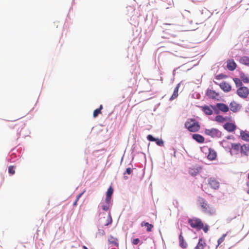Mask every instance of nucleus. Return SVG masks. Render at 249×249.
Returning a JSON list of instances; mask_svg holds the SVG:
<instances>
[{"instance_id":"obj_1","label":"nucleus","mask_w":249,"mask_h":249,"mask_svg":"<svg viewBox=\"0 0 249 249\" xmlns=\"http://www.w3.org/2000/svg\"><path fill=\"white\" fill-rule=\"evenodd\" d=\"M184 127L190 132H196L200 129V125L195 119H190L185 122Z\"/></svg>"},{"instance_id":"obj_2","label":"nucleus","mask_w":249,"mask_h":249,"mask_svg":"<svg viewBox=\"0 0 249 249\" xmlns=\"http://www.w3.org/2000/svg\"><path fill=\"white\" fill-rule=\"evenodd\" d=\"M188 223L192 228L197 230H200L203 228V222L198 218H189L188 220Z\"/></svg>"},{"instance_id":"obj_3","label":"nucleus","mask_w":249,"mask_h":249,"mask_svg":"<svg viewBox=\"0 0 249 249\" xmlns=\"http://www.w3.org/2000/svg\"><path fill=\"white\" fill-rule=\"evenodd\" d=\"M204 133L212 138H220L222 136V132L218 129L212 128L211 129H205Z\"/></svg>"},{"instance_id":"obj_4","label":"nucleus","mask_w":249,"mask_h":249,"mask_svg":"<svg viewBox=\"0 0 249 249\" xmlns=\"http://www.w3.org/2000/svg\"><path fill=\"white\" fill-rule=\"evenodd\" d=\"M236 93L240 98L245 99L249 94V89L245 86L239 87L236 91Z\"/></svg>"},{"instance_id":"obj_5","label":"nucleus","mask_w":249,"mask_h":249,"mask_svg":"<svg viewBox=\"0 0 249 249\" xmlns=\"http://www.w3.org/2000/svg\"><path fill=\"white\" fill-rule=\"evenodd\" d=\"M206 95L210 99L219 101L217 97L219 96V94L215 90L208 89L206 91Z\"/></svg>"},{"instance_id":"obj_6","label":"nucleus","mask_w":249,"mask_h":249,"mask_svg":"<svg viewBox=\"0 0 249 249\" xmlns=\"http://www.w3.org/2000/svg\"><path fill=\"white\" fill-rule=\"evenodd\" d=\"M208 184L210 187L214 189L217 190L219 187V182L214 178H210L208 179Z\"/></svg>"},{"instance_id":"obj_7","label":"nucleus","mask_w":249,"mask_h":249,"mask_svg":"<svg viewBox=\"0 0 249 249\" xmlns=\"http://www.w3.org/2000/svg\"><path fill=\"white\" fill-rule=\"evenodd\" d=\"M202 209L203 213L210 215H213L215 212V209L209 204H207V206H204Z\"/></svg>"},{"instance_id":"obj_8","label":"nucleus","mask_w":249,"mask_h":249,"mask_svg":"<svg viewBox=\"0 0 249 249\" xmlns=\"http://www.w3.org/2000/svg\"><path fill=\"white\" fill-rule=\"evenodd\" d=\"M223 128L229 132H232L236 128V125L232 123L227 122L223 125Z\"/></svg>"},{"instance_id":"obj_9","label":"nucleus","mask_w":249,"mask_h":249,"mask_svg":"<svg viewBox=\"0 0 249 249\" xmlns=\"http://www.w3.org/2000/svg\"><path fill=\"white\" fill-rule=\"evenodd\" d=\"M112 205V200H108V201H107V199H105V202L104 203H101L99 207H101L103 211H107Z\"/></svg>"},{"instance_id":"obj_10","label":"nucleus","mask_w":249,"mask_h":249,"mask_svg":"<svg viewBox=\"0 0 249 249\" xmlns=\"http://www.w3.org/2000/svg\"><path fill=\"white\" fill-rule=\"evenodd\" d=\"M230 109L233 112H237L240 108L242 107V106L239 104H237L235 101H232L230 104Z\"/></svg>"},{"instance_id":"obj_11","label":"nucleus","mask_w":249,"mask_h":249,"mask_svg":"<svg viewBox=\"0 0 249 249\" xmlns=\"http://www.w3.org/2000/svg\"><path fill=\"white\" fill-rule=\"evenodd\" d=\"M227 63V67L229 71H233L236 69L237 65L233 59H230L228 60Z\"/></svg>"},{"instance_id":"obj_12","label":"nucleus","mask_w":249,"mask_h":249,"mask_svg":"<svg viewBox=\"0 0 249 249\" xmlns=\"http://www.w3.org/2000/svg\"><path fill=\"white\" fill-rule=\"evenodd\" d=\"M220 88L225 92H229L231 89V86L225 81L219 84Z\"/></svg>"},{"instance_id":"obj_13","label":"nucleus","mask_w":249,"mask_h":249,"mask_svg":"<svg viewBox=\"0 0 249 249\" xmlns=\"http://www.w3.org/2000/svg\"><path fill=\"white\" fill-rule=\"evenodd\" d=\"M216 107L219 108L221 111L224 113L227 112L229 110L228 106L222 103H216Z\"/></svg>"},{"instance_id":"obj_14","label":"nucleus","mask_w":249,"mask_h":249,"mask_svg":"<svg viewBox=\"0 0 249 249\" xmlns=\"http://www.w3.org/2000/svg\"><path fill=\"white\" fill-rule=\"evenodd\" d=\"M192 138L196 142L202 143L204 142L205 139L203 136L199 134H194L192 135Z\"/></svg>"},{"instance_id":"obj_15","label":"nucleus","mask_w":249,"mask_h":249,"mask_svg":"<svg viewBox=\"0 0 249 249\" xmlns=\"http://www.w3.org/2000/svg\"><path fill=\"white\" fill-rule=\"evenodd\" d=\"M179 240V245L182 249H185L187 247V244L184 239V238L182 236V231H180V233L178 236Z\"/></svg>"},{"instance_id":"obj_16","label":"nucleus","mask_w":249,"mask_h":249,"mask_svg":"<svg viewBox=\"0 0 249 249\" xmlns=\"http://www.w3.org/2000/svg\"><path fill=\"white\" fill-rule=\"evenodd\" d=\"M202 110L203 112L207 115H211L213 113V110L212 109L211 106H208L207 105H204L203 106L201 107Z\"/></svg>"},{"instance_id":"obj_17","label":"nucleus","mask_w":249,"mask_h":249,"mask_svg":"<svg viewBox=\"0 0 249 249\" xmlns=\"http://www.w3.org/2000/svg\"><path fill=\"white\" fill-rule=\"evenodd\" d=\"M240 151L241 154H243L245 156H248V152H249V146L247 144H244L243 145H241Z\"/></svg>"},{"instance_id":"obj_18","label":"nucleus","mask_w":249,"mask_h":249,"mask_svg":"<svg viewBox=\"0 0 249 249\" xmlns=\"http://www.w3.org/2000/svg\"><path fill=\"white\" fill-rule=\"evenodd\" d=\"M129 23L135 27L137 26L139 24V17H130L128 19Z\"/></svg>"},{"instance_id":"obj_19","label":"nucleus","mask_w":249,"mask_h":249,"mask_svg":"<svg viewBox=\"0 0 249 249\" xmlns=\"http://www.w3.org/2000/svg\"><path fill=\"white\" fill-rule=\"evenodd\" d=\"M240 137L243 141L249 142V132L241 130L240 131Z\"/></svg>"},{"instance_id":"obj_20","label":"nucleus","mask_w":249,"mask_h":249,"mask_svg":"<svg viewBox=\"0 0 249 249\" xmlns=\"http://www.w3.org/2000/svg\"><path fill=\"white\" fill-rule=\"evenodd\" d=\"M113 188L111 186H110L108 188L106 194V199H107V201H108V200H112V195L113 193Z\"/></svg>"},{"instance_id":"obj_21","label":"nucleus","mask_w":249,"mask_h":249,"mask_svg":"<svg viewBox=\"0 0 249 249\" xmlns=\"http://www.w3.org/2000/svg\"><path fill=\"white\" fill-rule=\"evenodd\" d=\"M231 148L229 147L231 155H232L231 149H233L236 151H238L240 150L241 144L239 143H231Z\"/></svg>"},{"instance_id":"obj_22","label":"nucleus","mask_w":249,"mask_h":249,"mask_svg":"<svg viewBox=\"0 0 249 249\" xmlns=\"http://www.w3.org/2000/svg\"><path fill=\"white\" fill-rule=\"evenodd\" d=\"M205 245L206 243L205 240L202 238H200L199 239L197 245L196 246L194 249H204Z\"/></svg>"},{"instance_id":"obj_23","label":"nucleus","mask_w":249,"mask_h":249,"mask_svg":"<svg viewBox=\"0 0 249 249\" xmlns=\"http://www.w3.org/2000/svg\"><path fill=\"white\" fill-rule=\"evenodd\" d=\"M239 62L244 65L249 66V57L247 56H243L239 58Z\"/></svg>"},{"instance_id":"obj_24","label":"nucleus","mask_w":249,"mask_h":249,"mask_svg":"<svg viewBox=\"0 0 249 249\" xmlns=\"http://www.w3.org/2000/svg\"><path fill=\"white\" fill-rule=\"evenodd\" d=\"M228 119V117H223L222 115H217L215 116L214 120L218 123H222L227 121Z\"/></svg>"},{"instance_id":"obj_25","label":"nucleus","mask_w":249,"mask_h":249,"mask_svg":"<svg viewBox=\"0 0 249 249\" xmlns=\"http://www.w3.org/2000/svg\"><path fill=\"white\" fill-rule=\"evenodd\" d=\"M141 226L142 227H146L147 228L146 231H152V229L153 228V225L147 222L142 221L141 223Z\"/></svg>"},{"instance_id":"obj_26","label":"nucleus","mask_w":249,"mask_h":249,"mask_svg":"<svg viewBox=\"0 0 249 249\" xmlns=\"http://www.w3.org/2000/svg\"><path fill=\"white\" fill-rule=\"evenodd\" d=\"M216 157V153L214 150L209 149V152L207 156L208 159L210 160H214Z\"/></svg>"},{"instance_id":"obj_27","label":"nucleus","mask_w":249,"mask_h":249,"mask_svg":"<svg viewBox=\"0 0 249 249\" xmlns=\"http://www.w3.org/2000/svg\"><path fill=\"white\" fill-rule=\"evenodd\" d=\"M137 2L138 4H140V6L143 7H147L150 5L149 0H135Z\"/></svg>"},{"instance_id":"obj_28","label":"nucleus","mask_w":249,"mask_h":249,"mask_svg":"<svg viewBox=\"0 0 249 249\" xmlns=\"http://www.w3.org/2000/svg\"><path fill=\"white\" fill-rule=\"evenodd\" d=\"M200 169L201 168L200 167L190 169L189 170V174L192 176L195 177L199 173Z\"/></svg>"},{"instance_id":"obj_29","label":"nucleus","mask_w":249,"mask_h":249,"mask_svg":"<svg viewBox=\"0 0 249 249\" xmlns=\"http://www.w3.org/2000/svg\"><path fill=\"white\" fill-rule=\"evenodd\" d=\"M108 241L110 244H112L116 246H118V239L116 238L113 237L111 235H110L108 239Z\"/></svg>"},{"instance_id":"obj_30","label":"nucleus","mask_w":249,"mask_h":249,"mask_svg":"<svg viewBox=\"0 0 249 249\" xmlns=\"http://www.w3.org/2000/svg\"><path fill=\"white\" fill-rule=\"evenodd\" d=\"M240 78L244 83H249V77L245 75V74L242 72L240 73Z\"/></svg>"},{"instance_id":"obj_31","label":"nucleus","mask_w":249,"mask_h":249,"mask_svg":"<svg viewBox=\"0 0 249 249\" xmlns=\"http://www.w3.org/2000/svg\"><path fill=\"white\" fill-rule=\"evenodd\" d=\"M103 109V106L101 105L98 108L95 109L93 111V116L94 118L97 117L99 114L101 113V110Z\"/></svg>"},{"instance_id":"obj_32","label":"nucleus","mask_w":249,"mask_h":249,"mask_svg":"<svg viewBox=\"0 0 249 249\" xmlns=\"http://www.w3.org/2000/svg\"><path fill=\"white\" fill-rule=\"evenodd\" d=\"M233 81L236 85V86L238 87V88L239 87H243L241 79L238 78H234L233 79Z\"/></svg>"},{"instance_id":"obj_33","label":"nucleus","mask_w":249,"mask_h":249,"mask_svg":"<svg viewBox=\"0 0 249 249\" xmlns=\"http://www.w3.org/2000/svg\"><path fill=\"white\" fill-rule=\"evenodd\" d=\"M198 202L199 205L201 208L204 207V206H207V203L206 201L203 198L199 197Z\"/></svg>"},{"instance_id":"obj_34","label":"nucleus","mask_w":249,"mask_h":249,"mask_svg":"<svg viewBox=\"0 0 249 249\" xmlns=\"http://www.w3.org/2000/svg\"><path fill=\"white\" fill-rule=\"evenodd\" d=\"M16 158V155L14 153H12L9 157H7V160L10 162H13L15 161Z\"/></svg>"},{"instance_id":"obj_35","label":"nucleus","mask_w":249,"mask_h":249,"mask_svg":"<svg viewBox=\"0 0 249 249\" xmlns=\"http://www.w3.org/2000/svg\"><path fill=\"white\" fill-rule=\"evenodd\" d=\"M214 113L217 115L220 113V109L218 107H216V104L215 105H210Z\"/></svg>"},{"instance_id":"obj_36","label":"nucleus","mask_w":249,"mask_h":249,"mask_svg":"<svg viewBox=\"0 0 249 249\" xmlns=\"http://www.w3.org/2000/svg\"><path fill=\"white\" fill-rule=\"evenodd\" d=\"M154 142L159 146H162L164 145V141L161 139L156 138Z\"/></svg>"},{"instance_id":"obj_37","label":"nucleus","mask_w":249,"mask_h":249,"mask_svg":"<svg viewBox=\"0 0 249 249\" xmlns=\"http://www.w3.org/2000/svg\"><path fill=\"white\" fill-rule=\"evenodd\" d=\"M112 222V217L110 214V213L109 212L108 214V217L107 219V222L105 224V226H108L111 225Z\"/></svg>"},{"instance_id":"obj_38","label":"nucleus","mask_w":249,"mask_h":249,"mask_svg":"<svg viewBox=\"0 0 249 249\" xmlns=\"http://www.w3.org/2000/svg\"><path fill=\"white\" fill-rule=\"evenodd\" d=\"M8 173L11 175H13L15 174V167L14 166H10L8 167Z\"/></svg>"},{"instance_id":"obj_39","label":"nucleus","mask_w":249,"mask_h":249,"mask_svg":"<svg viewBox=\"0 0 249 249\" xmlns=\"http://www.w3.org/2000/svg\"><path fill=\"white\" fill-rule=\"evenodd\" d=\"M148 141L150 142H155L156 138L154 137L153 135L149 134L146 137Z\"/></svg>"},{"instance_id":"obj_40","label":"nucleus","mask_w":249,"mask_h":249,"mask_svg":"<svg viewBox=\"0 0 249 249\" xmlns=\"http://www.w3.org/2000/svg\"><path fill=\"white\" fill-rule=\"evenodd\" d=\"M220 143L223 147H227L229 146V142L226 140H223L220 142Z\"/></svg>"},{"instance_id":"obj_41","label":"nucleus","mask_w":249,"mask_h":249,"mask_svg":"<svg viewBox=\"0 0 249 249\" xmlns=\"http://www.w3.org/2000/svg\"><path fill=\"white\" fill-rule=\"evenodd\" d=\"M226 77V76L225 75H224V74L220 73V74L217 75L215 76V79L216 80H221V79H222L225 78Z\"/></svg>"},{"instance_id":"obj_42","label":"nucleus","mask_w":249,"mask_h":249,"mask_svg":"<svg viewBox=\"0 0 249 249\" xmlns=\"http://www.w3.org/2000/svg\"><path fill=\"white\" fill-rule=\"evenodd\" d=\"M105 234V231L103 229H98V231L96 233V236H102Z\"/></svg>"},{"instance_id":"obj_43","label":"nucleus","mask_w":249,"mask_h":249,"mask_svg":"<svg viewBox=\"0 0 249 249\" xmlns=\"http://www.w3.org/2000/svg\"><path fill=\"white\" fill-rule=\"evenodd\" d=\"M181 84V82H180L177 84V85L176 86V88H175V89L174 90L173 93L178 94V89H179V88Z\"/></svg>"},{"instance_id":"obj_44","label":"nucleus","mask_w":249,"mask_h":249,"mask_svg":"<svg viewBox=\"0 0 249 249\" xmlns=\"http://www.w3.org/2000/svg\"><path fill=\"white\" fill-rule=\"evenodd\" d=\"M132 172V169L130 167H128L126 169L125 171L124 172V175L126 174L127 175H130Z\"/></svg>"},{"instance_id":"obj_45","label":"nucleus","mask_w":249,"mask_h":249,"mask_svg":"<svg viewBox=\"0 0 249 249\" xmlns=\"http://www.w3.org/2000/svg\"><path fill=\"white\" fill-rule=\"evenodd\" d=\"M209 227L207 224H205L204 226V224H203V228H202L201 229H202L203 230L204 232H205V233L207 232L209 230Z\"/></svg>"},{"instance_id":"obj_46","label":"nucleus","mask_w":249,"mask_h":249,"mask_svg":"<svg viewBox=\"0 0 249 249\" xmlns=\"http://www.w3.org/2000/svg\"><path fill=\"white\" fill-rule=\"evenodd\" d=\"M226 236V234H223L222 237H221L217 241L218 242V245H219L224 240L225 236Z\"/></svg>"},{"instance_id":"obj_47","label":"nucleus","mask_w":249,"mask_h":249,"mask_svg":"<svg viewBox=\"0 0 249 249\" xmlns=\"http://www.w3.org/2000/svg\"><path fill=\"white\" fill-rule=\"evenodd\" d=\"M140 242V240L139 239V238H134L133 239V240L132 241V243L134 245H136L138 244Z\"/></svg>"},{"instance_id":"obj_48","label":"nucleus","mask_w":249,"mask_h":249,"mask_svg":"<svg viewBox=\"0 0 249 249\" xmlns=\"http://www.w3.org/2000/svg\"><path fill=\"white\" fill-rule=\"evenodd\" d=\"M165 25H169L172 26L171 28L173 29H177L178 25L173 23H165Z\"/></svg>"},{"instance_id":"obj_49","label":"nucleus","mask_w":249,"mask_h":249,"mask_svg":"<svg viewBox=\"0 0 249 249\" xmlns=\"http://www.w3.org/2000/svg\"><path fill=\"white\" fill-rule=\"evenodd\" d=\"M193 96L194 98H196L197 99H199L200 98V94L199 93H195L193 94Z\"/></svg>"},{"instance_id":"obj_50","label":"nucleus","mask_w":249,"mask_h":249,"mask_svg":"<svg viewBox=\"0 0 249 249\" xmlns=\"http://www.w3.org/2000/svg\"><path fill=\"white\" fill-rule=\"evenodd\" d=\"M178 96V94H176L175 93H173L171 97L169 99L170 101H172L176 98H177Z\"/></svg>"},{"instance_id":"obj_51","label":"nucleus","mask_w":249,"mask_h":249,"mask_svg":"<svg viewBox=\"0 0 249 249\" xmlns=\"http://www.w3.org/2000/svg\"><path fill=\"white\" fill-rule=\"evenodd\" d=\"M227 140L233 139L234 136L232 135H229L226 137Z\"/></svg>"},{"instance_id":"obj_52","label":"nucleus","mask_w":249,"mask_h":249,"mask_svg":"<svg viewBox=\"0 0 249 249\" xmlns=\"http://www.w3.org/2000/svg\"><path fill=\"white\" fill-rule=\"evenodd\" d=\"M84 192H82L81 193H80L77 196V198H76V199L77 200H78L79 198L82 196V195L83 194Z\"/></svg>"},{"instance_id":"obj_53","label":"nucleus","mask_w":249,"mask_h":249,"mask_svg":"<svg viewBox=\"0 0 249 249\" xmlns=\"http://www.w3.org/2000/svg\"><path fill=\"white\" fill-rule=\"evenodd\" d=\"M173 150H174V156L175 157H176V150L175 149L173 148Z\"/></svg>"},{"instance_id":"obj_54","label":"nucleus","mask_w":249,"mask_h":249,"mask_svg":"<svg viewBox=\"0 0 249 249\" xmlns=\"http://www.w3.org/2000/svg\"><path fill=\"white\" fill-rule=\"evenodd\" d=\"M177 69H178V68H176V69H174V70H173V75H175V71H176V70H177Z\"/></svg>"},{"instance_id":"obj_55","label":"nucleus","mask_w":249,"mask_h":249,"mask_svg":"<svg viewBox=\"0 0 249 249\" xmlns=\"http://www.w3.org/2000/svg\"><path fill=\"white\" fill-rule=\"evenodd\" d=\"M78 200H77V199L75 201V202L73 203V205L75 206L77 204V202Z\"/></svg>"},{"instance_id":"obj_56","label":"nucleus","mask_w":249,"mask_h":249,"mask_svg":"<svg viewBox=\"0 0 249 249\" xmlns=\"http://www.w3.org/2000/svg\"><path fill=\"white\" fill-rule=\"evenodd\" d=\"M124 179H127L128 178V177L127 176H125V175L124 176Z\"/></svg>"},{"instance_id":"obj_57","label":"nucleus","mask_w":249,"mask_h":249,"mask_svg":"<svg viewBox=\"0 0 249 249\" xmlns=\"http://www.w3.org/2000/svg\"><path fill=\"white\" fill-rule=\"evenodd\" d=\"M83 249H88V248L85 246H83Z\"/></svg>"},{"instance_id":"obj_58","label":"nucleus","mask_w":249,"mask_h":249,"mask_svg":"<svg viewBox=\"0 0 249 249\" xmlns=\"http://www.w3.org/2000/svg\"><path fill=\"white\" fill-rule=\"evenodd\" d=\"M189 22L191 24L192 23L193 21H192V20H190V21H189Z\"/></svg>"},{"instance_id":"obj_59","label":"nucleus","mask_w":249,"mask_h":249,"mask_svg":"<svg viewBox=\"0 0 249 249\" xmlns=\"http://www.w3.org/2000/svg\"><path fill=\"white\" fill-rule=\"evenodd\" d=\"M248 179H249V173L248 174Z\"/></svg>"},{"instance_id":"obj_60","label":"nucleus","mask_w":249,"mask_h":249,"mask_svg":"<svg viewBox=\"0 0 249 249\" xmlns=\"http://www.w3.org/2000/svg\"><path fill=\"white\" fill-rule=\"evenodd\" d=\"M231 219H232V218H231V219H230V220L227 219V220H228V222H229L231 220Z\"/></svg>"},{"instance_id":"obj_61","label":"nucleus","mask_w":249,"mask_h":249,"mask_svg":"<svg viewBox=\"0 0 249 249\" xmlns=\"http://www.w3.org/2000/svg\"><path fill=\"white\" fill-rule=\"evenodd\" d=\"M213 82L216 84H218L217 82H215V81H213Z\"/></svg>"}]
</instances>
